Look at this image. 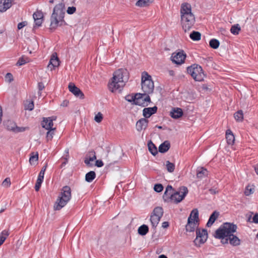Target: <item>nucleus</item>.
<instances>
[{
  "label": "nucleus",
  "instance_id": "nucleus-62",
  "mask_svg": "<svg viewBox=\"0 0 258 258\" xmlns=\"http://www.w3.org/2000/svg\"><path fill=\"white\" fill-rule=\"evenodd\" d=\"M68 163V159L67 158L64 159V161L61 164V167L64 166Z\"/></svg>",
  "mask_w": 258,
  "mask_h": 258
},
{
  "label": "nucleus",
  "instance_id": "nucleus-4",
  "mask_svg": "<svg viewBox=\"0 0 258 258\" xmlns=\"http://www.w3.org/2000/svg\"><path fill=\"white\" fill-rule=\"evenodd\" d=\"M188 193V189L185 186H182L178 191H174L172 186L168 185L163 196V199L166 202L171 201L177 204L180 202Z\"/></svg>",
  "mask_w": 258,
  "mask_h": 258
},
{
  "label": "nucleus",
  "instance_id": "nucleus-7",
  "mask_svg": "<svg viewBox=\"0 0 258 258\" xmlns=\"http://www.w3.org/2000/svg\"><path fill=\"white\" fill-rule=\"evenodd\" d=\"M71 187L67 185L63 186L54 205V210H59L64 207L71 200Z\"/></svg>",
  "mask_w": 258,
  "mask_h": 258
},
{
  "label": "nucleus",
  "instance_id": "nucleus-55",
  "mask_svg": "<svg viewBox=\"0 0 258 258\" xmlns=\"http://www.w3.org/2000/svg\"><path fill=\"white\" fill-rule=\"evenodd\" d=\"M47 165L46 164L41 169L40 172H39V174L42 175L44 176V173L46 171V169L47 168Z\"/></svg>",
  "mask_w": 258,
  "mask_h": 258
},
{
  "label": "nucleus",
  "instance_id": "nucleus-10",
  "mask_svg": "<svg viewBox=\"0 0 258 258\" xmlns=\"http://www.w3.org/2000/svg\"><path fill=\"white\" fill-rule=\"evenodd\" d=\"M163 209L162 207H157L154 208L151 215L150 222L155 232H156V228L163 215Z\"/></svg>",
  "mask_w": 258,
  "mask_h": 258
},
{
  "label": "nucleus",
  "instance_id": "nucleus-49",
  "mask_svg": "<svg viewBox=\"0 0 258 258\" xmlns=\"http://www.w3.org/2000/svg\"><path fill=\"white\" fill-rule=\"evenodd\" d=\"M11 185V179L10 178H6L2 182V185L5 187H9Z\"/></svg>",
  "mask_w": 258,
  "mask_h": 258
},
{
  "label": "nucleus",
  "instance_id": "nucleus-50",
  "mask_svg": "<svg viewBox=\"0 0 258 258\" xmlns=\"http://www.w3.org/2000/svg\"><path fill=\"white\" fill-rule=\"evenodd\" d=\"M76 11V8L75 7H69L68 8L67 12L68 14H73Z\"/></svg>",
  "mask_w": 258,
  "mask_h": 258
},
{
  "label": "nucleus",
  "instance_id": "nucleus-53",
  "mask_svg": "<svg viewBox=\"0 0 258 258\" xmlns=\"http://www.w3.org/2000/svg\"><path fill=\"white\" fill-rule=\"evenodd\" d=\"M27 24V22L26 21H23V22H20L18 24V29L19 30H20L22 28H23L24 27L26 26Z\"/></svg>",
  "mask_w": 258,
  "mask_h": 258
},
{
  "label": "nucleus",
  "instance_id": "nucleus-42",
  "mask_svg": "<svg viewBox=\"0 0 258 258\" xmlns=\"http://www.w3.org/2000/svg\"><path fill=\"white\" fill-rule=\"evenodd\" d=\"M28 129V127H19L17 125H16V127L13 130V132L15 133H21L25 132L26 130H27Z\"/></svg>",
  "mask_w": 258,
  "mask_h": 258
},
{
  "label": "nucleus",
  "instance_id": "nucleus-2",
  "mask_svg": "<svg viewBox=\"0 0 258 258\" xmlns=\"http://www.w3.org/2000/svg\"><path fill=\"white\" fill-rule=\"evenodd\" d=\"M198 225L199 223L194 221L192 218L188 217L185 229L187 232H193L196 229L197 236L194 242L197 246H200L201 244H204L207 241L208 232L205 229L201 230L200 229L197 228Z\"/></svg>",
  "mask_w": 258,
  "mask_h": 258
},
{
  "label": "nucleus",
  "instance_id": "nucleus-17",
  "mask_svg": "<svg viewBox=\"0 0 258 258\" xmlns=\"http://www.w3.org/2000/svg\"><path fill=\"white\" fill-rule=\"evenodd\" d=\"M157 111V107L154 106L152 107L144 108L143 110V115L145 118H149L152 115L156 113Z\"/></svg>",
  "mask_w": 258,
  "mask_h": 258
},
{
  "label": "nucleus",
  "instance_id": "nucleus-48",
  "mask_svg": "<svg viewBox=\"0 0 258 258\" xmlns=\"http://www.w3.org/2000/svg\"><path fill=\"white\" fill-rule=\"evenodd\" d=\"M34 105L33 101H30L26 106L25 109L32 111L34 109Z\"/></svg>",
  "mask_w": 258,
  "mask_h": 258
},
{
  "label": "nucleus",
  "instance_id": "nucleus-40",
  "mask_svg": "<svg viewBox=\"0 0 258 258\" xmlns=\"http://www.w3.org/2000/svg\"><path fill=\"white\" fill-rule=\"evenodd\" d=\"M55 127H53L49 130H47L48 131L46 133V139L47 141L51 140L53 138V135H54V131L55 130Z\"/></svg>",
  "mask_w": 258,
  "mask_h": 258
},
{
  "label": "nucleus",
  "instance_id": "nucleus-61",
  "mask_svg": "<svg viewBox=\"0 0 258 258\" xmlns=\"http://www.w3.org/2000/svg\"><path fill=\"white\" fill-rule=\"evenodd\" d=\"M254 170L257 175H258V163L254 166Z\"/></svg>",
  "mask_w": 258,
  "mask_h": 258
},
{
  "label": "nucleus",
  "instance_id": "nucleus-27",
  "mask_svg": "<svg viewBox=\"0 0 258 258\" xmlns=\"http://www.w3.org/2000/svg\"><path fill=\"white\" fill-rule=\"evenodd\" d=\"M208 171L204 167L198 168L197 172V177L202 178L206 177L208 175Z\"/></svg>",
  "mask_w": 258,
  "mask_h": 258
},
{
  "label": "nucleus",
  "instance_id": "nucleus-38",
  "mask_svg": "<svg viewBox=\"0 0 258 258\" xmlns=\"http://www.w3.org/2000/svg\"><path fill=\"white\" fill-rule=\"evenodd\" d=\"M165 166L167 171L169 172H173L175 169V165L174 163L170 162L169 161H166Z\"/></svg>",
  "mask_w": 258,
  "mask_h": 258
},
{
  "label": "nucleus",
  "instance_id": "nucleus-34",
  "mask_svg": "<svg viewBox=\"0 0 258 258\" xmlns=\"http://www.w3.org/2000/svg\"><path fill=\"white\" fill-rule=\"evenodd\" d=\"M189 37L194 41H199L201 39V34L199 32L193 31L190 34Z\"/></svg>",
  "mask_w": 258,
  "mask_h": 258
},
{
  "label": "nucleus",
  "instance_id": "nucleus-32",
  "mask_svg": "<svg viewBox=\"0 0 258 258\" xmlns=\"http://www.w3.org/2000/svg\"><path fill=\"white\" fill-rule=\"evenodd\" d=\"M96 177V173L93 171H90L85 175V180L88 182H92Z\"/></svg>",
  "mask_w": 258,
  "mask_h": 258
},
{
  "label": "nucleus",
  "instance_id": "nucleus-44",
  "mask_svg": "<svg viewBox=\"0 0 258 258\" xmlns=\"http://www.w3.org/2000/svg\"><path fill=\"white\" fill-rule=\"evenodd\" d=\"M38 160V154L37 153L35 155H33L30 157L29 159V162L31 165L34 164L35 162L37 161Z\"/></svg>",
  "mask_w": 258,
  "mask_h": 258
},
{
  "label": "nucleus",
  "instance_id": "nucleus-33",
  "mask_svg": "<svg viewBox=\"0 0 258 258\" xmlns=\"http://www.w3.org/2000/svg\"><path fill=\"white\" fill-rule=\"evenodd\" d=\"M9 234V230H4L2 231L0 234V246L4 243Z\"/></svg>",
  "mask_w": 258,
  "mask_h": 258
},
{
  "label": "nucleus",
  "instance_id": "nucleus-35",
  "mask_svg": "<svg viewBox=\"0 0 258 258\" xmlns=\"http://www.w3.org/2000/svg\"><path fill=\"white\" fill-rule=\"evenodd\" d=\"M43 179H44L43 175H40V174L38 175V178H37V181H36V182L35 185V189L36 191H38L39 190L40 187L41 185V184L43 181Z\"/></svg>",
  "mask_w": 258,
  "mask_h": 258
},
{
  "label": "nucleus",
  "instance_id": "nucleus-21",
  "mask_svg": "<svg viewBox=\"0 0 258 258\" xmlns=\"http://www.w3.org/2000/svg\"><path fill=\"white\" fill-rule=\"evenodd\" d=\"M141 95V97H140V99H141V102L143 104L142 105H139V106H141L143 107L147 106H148L147 102H151V99L149 95V94L147 93H140Z\"/></svg>",
  "mask_w": 258,
  "mask_h": 258
},
{
  "label": "nucleus",
  "instance_id": "nucleus-22",
  "mask_svg": "<svg viewBox=\"0 0 258 258\" xmlns=\"http://www.w3.org/2000/svg\"><path fill=\"white\" fill-rule=\"evenodd\" d=\"M219 216V213L218 212L216 211L213 212L210 215L208 221L207 223L206 226L208 227H211L216 220V219L218 218Z\"/></svg>",
  "mask_w": 258,
  "mask_h": 258
},
{
  "label": "nucleus",
  "instance_id": "nucleus-56",
  "mask_svg": "<svg viewBox=\"0 0 258 258\" xmlns=\"http://www.w3.org/2000/svg\"><path fill=\"white\" fill-rule=\"evenodd\" d=\"M252 222L254 223L258 224V213L255 214L253 217Z\"/></svg>",
  "mask_w": 258,
  "mask_h": 258
},
{
  "label": "nucleus",
  "instance_id": "nucleus-64",
  "mask_svg": "<svg viewBox=\"0 0 258 258\" xmlns=\"http://www.w3.org/2000/svg\"><path fill=\"white\" fill-rule=\"evenodd\" d=\"M158 258H168V257L164 254H161L159 256Z\"/></svg>",
  "mask_w": 258,
  "mask_h": 258
},
{
  "label": "nucleus",
  "instance_id": "nucleus-13",
  "mask_svg": "<svg viewBox=\"0 0 258 258\" xmlns=\"http://www.w3.org/2000/svg\"><path fill=\"white\" fill-rule=\"evenodd\" d=\"M33 17L34 20L35 26L34 28L36 27H40L43 20V13L40 11H37L33 15Z\"/></svg>",
  "mask_w": 258,
  "mask_h": 258
},
{
  "label": "nucleus",
  "instance_id": "nucleus-9",
  "mask_svg": "<svg viewBox=\"0 0 258 258\" xmlns=\"http://www.w3.org/2000/svg\"><path fill=\"white\" fill-rule=\"evenodd\" d=\"M187 72L196 81L201 82L204 80L205 75L202 68L199 64H193L187 68Z\"/></svg>",
  "mask_w": 258,
  "mask_h": 258
},
{
  "label": "nucleus",
  "instance_id": "nucleus-41",
  "mask_svg": "<svg viewBox=\"0 0 258 258\" xmlns=\"http://www.w3.org/2000/svg\"><path fill=\"white\" fill-rule=\"evenodd\" d=\"M149 0H139L137 2L136 5L140 7H143L147 6L149 5Z\"/></svg>",
  "mask_w": 258,
  "mask_h": 258
},
{
  "label": "nucleus",
  "instance_id": "nucleus-37",
  "mask_svg": "<svg viewBox=\"0 0 258 258\" xmlns=\"http://www.w3.org/2000/svg\"><path fill=\"white\" fill-rule=\"evenodd\" d=\"M210 46L213 49H217L219 47L220 42L216 39H212L209 42Z\"/></svg>",
  "mask_w": 258,
  "mask_h": 258
},
{
  "label": "nucleus",
  "instance_id": "nucleus-54",
  "mask_svg": "<svg viewBox=\"0 0 258 258\" xmlns=\"http://www.w3.org/2000/svg\"><path fill=\"white\" fill-rule=\"evenodd\" d=\"M104 164L102 160H97L96 161L95 166L98 167H101L103 166Z\"/></svg>",
  "mask_w": 258,
  "mask_h": 258
},
{
  "label": "nucleus",
  "instance_id": "nucleus-60",
  "mask_svg": "<svg viewBox=\"0 0 258 258\" xmlns=\"http://www.w3.org/2000/svg\"><path fill=\"white\" fill-rule=\"evenodd\" d=\"M3 116V111L2 107L0 106V123L2 122V117Z\"/></svg>",
  "mask_w": 258,
  "mask_h": 258
},
{
  "label": "nucleus",
  "instance_id": "nucleus-24",
  "mask_svg": "<svg viewBox=\"0 0 258 258\" xmlns=\"http://www.w3.org/2000/svg\"><path fill=\"white\" fill-rule=\"evenodd\" d=\"M95 159H96L95 152L94 151H91L87 154L84 162L86 165H88L90 164V161H93Z\"/></svg>",
  "mask_w": 258,
  "mask_h": 258
},
{
  "label": "nucleus",
  "instance_id": "nucleus-23",
  "mask_svg": "<svg viewBox=\"0 0 258 258\" xmlns=\"http://www.w3.org/2000/svg\"><path fill=\"white\" fill-rule=\"evenodd\" d=\"M50 65H51L53 68L59 65V61L56 53H53L51 55L48 67H49Z\"/></svg>",
  "mask_w": 258,
  "mask_h": 258
},
{
  "label": "nucleus",
  "instance_id": "nucleus-12",
  "mask_svg": "<svg viewBox=\"0 0 258 258\" xmlns=\"http://www.w3.org/2000/svg\"><path fill=\"white\" fill-rule=\"evenodd\" d=\"M56 118V117L53 116L48 117H43L41 122L42 127L47 130L53 128V121L55 120Z\"/></svg>",
  "mask_w": 258,
  "mask_h": 258
},
{
  "label": "nucleus",
  "instance_id": "nucleus-5",
  "mask_svg": "<svg viewBox=\"0 0 258 258\" xmlns=\"http://www.w3.org/2000/svg\"><path fill=\"white\" fill-rule=\"evenodd\" d=\"M65 12L64 4L59 3L56 5L53 11V13L50 18V29H55L59 25L61 26L65 23L64 21Z\"/></svg>",
  "mask_w": 258,
  "mask_h": 258
},
{
  "label": "nucleus",
  "instance_id": "nucleus-36",
  "mask_svg": "<svg viewBox=\"0 0 258 258\" xmlns=\"http://www.w3.org/2000/svg\"><path fill=\"white\" fill-rule=\"evenodd\" d=\"M235 119L237 121H241L243 119V111L241 110H238L234 114Z\"/></svg>",
  "mask_w": 258,
  "mask_h": 258
},
{
  "label": "nucleus",
  "instance_id": "nucleus-8",
  "mask_svg": "<svg viewBox=\"0 0 258 258\" xmlns=\"http://www.w3.org/2000/svg\"><path fill=\"white\" fill-rule=\"evenodd\" d=\"M142 89L144 93L152 94L154 89V82L152 77L146 72H143L141 78Z\"/></svg>",
  "mask_w": 258,
  "mask_h": 258
},
{
  "label": "nucleus",
  "instance_id": "nucleus-30",
  "mask_svg": "<svg viewBox=\"0 0 258 258\" xmlns=\"http://www.w3.org/2000/svg\"><path fill=\"white\" fill-rule=\"evenodd\" d=\"M138 232L140 235L144 236L149 232V227L147 225L143 224L139 227Z\"/></svg>",
  "mask_w": 258,
  "mask_h": 258
},
{
  "label": "nucleus",
  "instance_id": "nucleus-28",
  "mask_svg": "<svg viewBox=\"0 0 258 258\" xmlns=\"http://www.w3.org/2000/svg\"><path fill=\"white\" fill-rule=\"evenodd\" d=\"M148 147L149 151L150 152V153L154 156H155L158 153V151L155 145L153 144V143L150 141L148 143Z\"/></svg>",
  "mask_w": 258,
  "mask_h": 258
},
{
  "label": "nucleus",
  "instance_id": "nucleus-25",
  "mask_svg": "<svg viewBox=\"0 0 258 258\" xmlns=\"http://www.w3.org/2000/svg\"><path fill=\"white\" fill-rule=\"evenodd\" d=\"M170 147V144L169 141H166L162 143L159 147V152L164 153L168 151Z\"/></svg>",
  "mask_w": 258,
  "mask_h": 258
},
{
  "label": "nucleus",
  "instance_id": "nucleus-52",
  "mask_svg": "<svg viewBox=\"0 0 258 258\" xmlns=\"http://www.w3.org/2000/svg\"><path fill=\"white\" fill-rule=\"evenodd\" d=\"M38 88L39 89L38 94L41 95V91L44 88V85L42 82H40L38 83Z\"/></svg>",
  "mask_w": 258,
  "mask_h": 258
},
{
  "label": "nucleus",
  "instance_id": "nucleus-19",
  "mask_svg": "<svg viewBox=\"0 0 258 258\" xmlns=\"http://www.w3.org/2000/svg\"><path fill=\"white\" fill-rule=\"evenodd\" d=\"M12 0H1L0 12H4L12 6Z\"/></svg>",
  "mask_w": 258,
  "mask_h": 258
},
{
  "label": "nucleus",
  "instance_id": "nucleus-46",
  "mask_svg": "<svg viewBox=\"0 0 258 258\" xmlns=\"http://www.w3.org/2000/svg\"><path fill=\"white\" fill-rule=\"evenodd\" d=\"M5 81L8 83H11L13 81V75L10 73H8L5 76Z\"/></svg>",
  "mask_w": 258,
  "mask_h": 258
},
{
  "label": "nucleus",
  "instance_id": "nucleus-45",
  "mask_svg": "<svg viewBox=\"0 0 258 258\" xmlns=\"http://www.w3.org/2000/svg\"><path fill=\"white\" fill-rule=\"evenodd\" d=\"M154 189L155 191L157 192H160L163 190V186L161 184L157 183L155 184Z\"/></svg>",
  "mask_w": 258,
  "mask_h": 258
},
{
  "label": "nucleus",
  "instance_id": "nucleus-11",
  "mask_svg": "<svg viewBox=\"0 0 258 258\" xmlns=\"http://www.w3.org/2000/svg\"><path fill=\"white\" fill-rule=\"evenodd\" d=\"M186 57V54L183 50L177 53H173L171 56V60L173 62L177 64L183 63Z\"/></svg>",
  "mask_w": 258,
  "mask_h": 258
},
{
  "label": "nucleus",
  "instance_id": "nucleus-43",
  "mask_svg": "<svg viewBox=\"0 0 258 258\" xmlns=\"http://www.w3.org/2000/svg\"><path fill=\"white\" fill-rule=\"evenodd\" d=\"M27 58H24L23 57H20L18 62H17V66H21L22 65L25 64L27 62Z\"/></svg>",
  "mask_w": 258,
  "mask_h": 258
},
{
  "label": "nucleus",
  "instance_id": "nucleus-29",
  "mask_svg": "<svg viewBox=\"0 0 258 258\" xmlns=\"http://www.w3.org/2000/svg\"><path fill=\"white\" fill-rule=\"evenodd\" d=\"M4 126L7 128L8 130L13 132L15 127H16V124L11 120H8L5 121L4 123Z\"/></svg>",
  "mask_w": 258,
  "mask_h": 258
},
{
  "label": "nucleus",
  "instance_id": "nucleus-3",
  "mask_svg": "<svg viewBox=\"0 0 258 258\" xmlns=\"http://www.w3.org/2000/svg\"><path fill=\"white\" fill-rule=\"evenodd\" d=\"M181 20L182 28L185 32L189 30L195 22L194 15L191 12V5L183 3L180 8Z\"/></svg>",
  "mask_w": 258,
  "mask_h": 258
},
{
  "label": "nucleus",
  "instance_id": "nucleus-1",
  "mask_svg": "<svg viewBox=\"0 0 258 258\" xmlns=\"http://www.w3.org/2000/svg\"><path fill=\"white\" fill-rule=\"evenodd\" d=\"M128 78L129 73L126 69L117 70L114 73L111 81L108 84L109 90L112 92L116 91L120 92L128 81Z\"/></svg>",
  "mask_w": 258,
  "mask_h": 258
},
{
  "label": "nucleus",
  "instance_id": "nucleus-18",
  "mask_svg": "<svg viewBox=\"0 0 258 258\" xmlns=\"http://www.w3.org/2000/svg\"><path fill=\"white\" fill-rule=\"evenodd\" d=\"M183 115V111L181 108L178 107L172 108L170 115L174 119H178L181 117Z\"/></svg>",
  "mask_w": 258,
  "mask_h": 258
},
{
  "label": "nucleus",
  "instance_id": "nucleus-6",
  "mask_svg": "<svg viewBox=\"0 0 258 258\" xmlns=\"http://www.w3.org/2000/svg\"><path fill=\"white\" fill-rule=\"evenodd\" d=\"M237 226L233 223L225 222L221 225L215 231L214 236L219 239H223L236 231Z\"/></svg>",
  "mask_w": 258,
  "mask_h": 258
},
{
  "label": "nucleus",
  "instance_id": "nucleus-39",
  "mask_svg": "<svg viewBox=\"0 0 258 258\" xmlns=\"http://www.w3.org/2000/svg\"><path fill=\"white\" fill-rule=\"evenodd\" d=\"M240 27L238 24L233 25L230 29L231 33L234 35H237L240 31Z\"/></svg>",
  "mask_w": 258,
  "mask_h": 258
},
{
  "label": "nucleus",
  "instance_id": "nucleus-51",
  "mask_svg": "<svg viewBox=\"0 0 258 258\" xmlns=\"http://www.w3.org/2000/svg\"><path fill=\"white\" fill-rule=\"evenodd\" d=\"M253 191L251 188H249V186H247L244 191L245 196H248L252 194Z\"/></svg>",
  "mask_w": 258,
  "mask_h": 258
},
{
  "label": "nucleus",
  "instance_id": "nucleus-59",
  "mask_svg": "<svg viewBox=\"0 0 258 258\" xmlns=\"http://www.w3.org/2000/svg\"><path fill=\"white\" fill-rule=\"evenodd\" d=\"M221 242L223 244H227L229 243L228 237H225L223 239H221Z\"/></svg>",
  "mask_w": 258,
  "mask_h": 258
},
{
  "label": "nucleus",
  "instance_id": "nucleus-58",
  "mask_svg": "<svg viewBox=\"0 0 258 258\" xmlns=\"http://www.w3.org/2000/svg\"><path fill=\"white\" fill-rule=\"evenodd\" d=\"M162 227L163 228H167L169 227V223L168 222H164L162 224Z\"/></svg>",
  "mask_w": 258,
  "mask_h": 258
},
{
  "label": "nucleus",
  "instance_id": "nucleus-63",
  "mask_svg": "<svg viewBox=\"0 0 258 258\" xmlns=\"http://www.w3.org/2000/svg\"><path fill=\"white\" fill-rule=\"evenodd\" d=\"M169 74L171 76H173L175 75L174 72L173 70H170L169 71Z\"/></svg>",
  "mask_w": 258,
  "mask_h": 258
},
{
  "label": "nucleus",
  "instance_id": "nucleus-14",
  "mask_svg": "<svg viewBox=\"0 0 258 258\" xmlns=\"http://www.w3.org/2000/svg\"><path fill=\"white\" fill-rule=\"evenodd\" d=\"M69 91L72 92L76 96L83 99L84 97V95L81 90L77 87L74 84L70 83L68 86Z\"/></svg>",
  "mask_w": 258,
  "mask_h": 258
},
{
  "label": "nucleus",
  "instance_id": "nucleus-20",
  "mask_svg": "<svg viewBox=\"0 0 258 258\" xmlns=\"http://www.w3.org/2000/svg\"><path fill=\"white\" fill-rule=\"evenodd\" d=\"M227 237H228L229 243L233 246H238L241 243L240 239L233 234L228 235Z\"/></svg>",
  "mask_w": 258,
  "mask_h": 258
},
{
  "label": "nucleus",
  "instance_id": "nucleus-57",
  "mask_svg": "<svg viewBox=\"0 0 258 258\" xmlns=\"http://www.w3.org/2000/svg\"><path fill=\"white\" fill-rule=\"evenodd\" d=\"M209 191L211 194L214 195L218 192V190L216 188H211Z\"/></svg>",
  "mask_w": 258,
  "mask_h": 258
},
{
  "label": "nucleus",
  "instance_id": "nucleus-31",
  "mask_svg": "<svg viewBox=\"0 0 258 258\" xmlns=\"http://www.w3.org/2000/svg\"><path fill=\"white\" fill-rule=\"evenodd\" d=\"M188 217H190L193 219V221L199 223V211L197 209H193Z\"/></svg>",
  "mask_w": 258,
  "mask_h": 258
},
{
  "label": "nucleus",
  "instance_id": "nucleus-26",
  "mask_svg": "<svg viewBox=\"0 0 258 258\" xmlns=\"http://www.w3.org/2000/svg\"><path fill=\"white\" fill-rule=\"evenodd\" d=\"M226 139L229 145H233L235 141V137L230 130H227L226 132Z\"/></svg>",
  "mask_w": 258,
  "mask_h": 258
},
{
  "label": "nucleus",
  "instance_id": "nucleus-47",
  "mask_svg": "<svg viewBox=\"0 0 258 258\" xmlns=\"http://www.w3.org/2000/svg\"><path fill=\"white\" fill-rule=\"evenodd\" d=\"M103 119V115L101 113L98 112L95 116L94 120L96 122L99 123Z\"/></svg>",
  "mask_w": 258,
  "mask_h": 258
},
{
  "label": "nucleus",
  "instance_id": "nucleus-16",
  "mask_svg": "<svg viewBox=\"0 0 258 258\" xmlns=\"http://www.w3.org/2000/svg\"><path fill=\"white\" fill-rule=\"evenodd\" d=\"M149 123L148 120L146 118H142L139 119L136 123V129L138 131H141L145 130L148 126Z\"/></svg>",
  "mask_w": 258,
  "mask_h": 258
},
{
  "label": "nucleus",
  "instance_id": "nucleus-15",
  "mask_svg": "<svg viewBox=\"0 0 258 258\" xmlns=\"http://www.w3.org/2000/svg\"><path fill=\"white\" fill-rule=\"evenodd\" d=\"M140 93H137L135 95H128L125 97V100L129 102H133L135 105H142L143 104L141 101L140 97H141Z\"/></svg>",
  "mask_w": 258,
  "mask_h": 258
}]
</instances>
